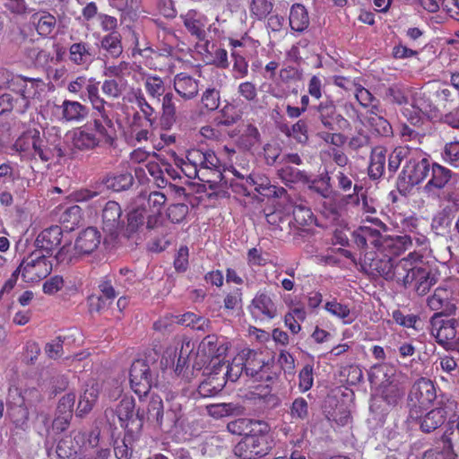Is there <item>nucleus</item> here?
I'll list each match as a JSON object with an SVG mask.
<instances>
[{
  "label": "nucleus",
  "mask_w": 459,
  "mask_h": 459,
  "mask_svg": "<svg viewBox=\"0 0 459 459\" xmlns=\"http://www.w3.org/2000/svg\"><path fill=\"white\" fill-rule=\"evenodd\" d=\"M420 226V221L416 218H410L403 221V231L408 230L410 234L403 235V251L415 246L419 250L410 252L408 256L403 259V269L407 271L403 277V285L411 287L419 295L426 294L430 287L435 283L433 278L429 276V272L419 265L423 257L422 251L427 249V238L416 231Z\"/></svg>",
  "instance_id": "nucleus-1"
},
{
  "label": "nucleus",
  "mask_w": 459,
  "mask_h": 459,
  "mask_svg": "<svg viewBox=\"0 0 459 459\" xmlns=\"http://www.w3.org/2000/svg\"><path fill=\"white\" fill-rule=\"evenodd\" d=\"M273 447V438L269 425L262 420L254 422L248 434L235 446L234 454L241 459H260Z\"/></svg>",
  "instance_id": "nucleus-2"
},
{
  "label": "nucleus",
  "mask_w": 459,
  "mask_h": 459,
  "mask_svg": "<svg viewBox=\"0 0 459 459\" xmlns=\"http://www.w3.org/2000/svg\"><path fill=\"white\" fill-rule=\"evenodd\" d=\"M129 383L133 392L143 402L152 387L159 384V365L157 359L149 355L133 361L129 370Z\"/></svg>",
  "instance_id": "nucleus-3"
},
{
  "label": "nucleus",
  "mask_w": 459,
  "mask_h": 459,
  "mask_svg": "<svg viewBox=\"0 0 459 459\" xmlns=\"http://www.w3.org/2000/svg\"><path fill=\"white\" fill-rule=\"evenodd\" d=\"M436 398V387L431 380L421 377L415 381L407 398L408 420L421 419L422 413L430 408Z\"/></svg>",
  "instance_id": "nucleus-4"
},
{
  "label": "nucleus",
  "mask_w": 459,
  "mask_h": 459,
  "mask_svg": "<svg viewBox=\"0 0 459 459\" xmlns=\"http://www.w3.org/2000/svg\"><path fill=\"white\" fill-rule=\"evenodd\" d=\"M240 355L246 375L255 381L273 383L278 378L273 361H264L261 352L247 349L243 350Z\"/></svg>",
  "instance_id": "nucleus-5"
},
{
  "label": "nucleus",
  "mask_w": 459,
  "mask_h": 459,
  "mask_svg": "<svg viewBox=\"0 0 459 459\" xmlns=\"http://www.w3.org/2000/svg\"><path fill=\"white\" fill-rule=\"evenodd\" d=\"M406 165L403 169V176L407 178L411 186L420 183L429 171V162L423 152L418 149L410 151L406 154Z\"/></svg>",
  "instance_id": "nucleus-6"
},
{
  "label": "nucleus",
  "mask_w": 459,
  "mask_h": 459,
  "mask_svg": "<svg viewBox=\"0 0 459 459\" xmlns=\"http://www.w3.org/2000/svg\"><path fill=\"white\" fill-rule=\"evenodd\" d=\"M24 274L25 281H39L46 278L52 272V264L45 254L38 251L31 252L27 257H24Z\"/></svg>",
  "instance_id": "nucleus-7"
},
{
  "label": "nucleus",
  "mask_w": 459,
  "mask_h": 459,
  "mask_svg": "<svg viewBox=\"0 0 459 459\" xmlns=\"http://www.w3.org/2000/svg\"><path fill=\"white\" fill-rule=\"evenodd\" d=\"M318 113V118L325 128L330 131L345 130L350 128L349 121L337 113L333 100L326 99L314 108Z\"/></svg>",
  "instance_id": "nucleus-8"
},
{
  "label": "nucleus",
  "mask_w": 459,
  "mask_h": 459,
  "mask_svg": "<svg viewBox=\"0 0 459 459\" xmlns=\"http://www.w3.org/2000/svg\"><path fill=\"white\" fill-rule=\"evenodd\" d=\"M219 168L220 160L215 153L212 151H206L202 160V165L194 171V176L188 175V177L198 178L200 181L206 183L217 184L224 182V184H227V180Z\"/></svg>",
  "instance_id": "nucleus-9"
},
{
  "label": "nucleus",
  "mask_w": 459,
  "mask_h": 459,
  "mask_svg": "<svg viewBox=\"0 0 459 459\" xmlns=\"http://www.w3.org/2000/svg\"><path fill=\"white\" fill-rule=\"evenodd\" d=\"M428 45L424 25H408L404 30L403 58L417 56Z\"/></svg>",
  "instance_id": "nucleus-10"
},
{
  "label": "nucleus",
  "mask_w": 459,
  "mask_h": 459,
  "mask_svg": "<svg viewBox=\"0 0 459 459\" xmlns=\"http://www.w3.org/2000/svg\"><path fill=\"white\" fill-rule=\"evenodd\" d=\"M429 107L420 91L409 90L403 92V117L411 125H420L421 115L428 112Z\"/></svg>",
  "instance_id": "nucleus-11"
},
{
  "label": "nucleus",
  "mask_w": 459,
  "mask_h": 459,
  "mask_svg": "<svg viewBox=\"0 0 459 459\" xmlns=\"http://www.w3.org/2000/svg\"><path fill=\"white\" fill-rule=\"evenodd\" d=\"M63 238L62 228L54 225L43 230L35 239L36 250L47 256L51 255L54 249L61 244Z\"/></svg>",
  "instance_id": "nucleus-12"
},
{
  "label": "nucleus",
  "mask_w": 459,
  "mask_h": 459,
  "mask_svg": "<svg viewBox=\"0 0 459 459\" xmlns=\"http://www.w3.org/2000/svg\"><path fill=\"white\" fill-rule=\"evenodd\" d=\"M431 334L440 344H447L455 338L456 321L455 319H443L439 314H435L430 321Z\"/></svg>",
  "instance_id": "nucleus-13"
},
{
  "label": "nucleus",
  "mask_w": 459,
  "mask_h": 459,
  "mask_svg": "<svg viewBox=\"0 0 459 459\" xmlns=\"http://www.w3.org/2000/svg\"><path fill=\"white\" fill-rule=\"evenodd\" d=\"M122 209L118 203L108 201L102 211L103 230L111 237H117L120 232L123 221Z\"/></svg>",
  "instance_id": "nucleus-14"
},
{
  "label": "nucleus",
  "mask_w": 459,
  "mask_h": 459,
  "mask_svg": "<svg viewBox=\"0 0 459 459\" xmlns=\"http://www.w3.org/2000/svg\"><path fill=\"white\" fill-rule=\"evenodd\" d=\"M7 415L16 427H22L28 420V410L24 405L23 397L17 389L9 392Z\"/></svg>",
  "instance_id": "nucleus-15"
},
{
  "label": "nucleus",
  "mask_w": 459,
  "mask_h": 459,
  "mask_svg": "<svg viewBox=\"0 0 459 459\" xmlns=\"http://www.w3.org/2000/svg\"><path fill=\"white\" fill-rule=\"evenodd\" d=\"M146 219V208L137 206L130 210L126 214V223L122 222L120 232L127 238L144 230Z\"/></svg>",
  "instance_id": "nucleus-16"
},
{
  "label": "nucleus",
  "mask_w": 459,
  "mask_h": 459,
  "mask_svg": "<svg viewBox=\"0 0 459 459\" xmlns=\"http://www.w3.org/2000/svg\"><path fill=\"white\" fill-rule=\"evenodd\" d=\"M95 58L94 49L88 42L79 41L69 46L68 60L77 66L86 67Z\"/></svg>",
  "instance_id": "nucleus-17"
},
{
  "label": "nucleus",
  "mask_w": 459,
  "mask_h": 459,
  "mask_svg": "<svg viewBox=\"0 0 459 459\" xmlns=\"http://www.w3.org/2000/svg\"><path fill=\"white\" fill-rule=\"evenodd\" d=\"M101 234L94 227H88L82 230L75 239V248L82 255H91L100 246Z\"/></svg>",
  "instance_id": "nucleus-18"
},
{
  "label": "nucleus",
  "mask_w": 459,
  "mask_h": 459,
  "mask_svg": "<svg viewBox=\"0 0 459 459\" xmlns=\"http://www.w3.org/2000/svg\"><path fill=\"white\" fill-rule=\"evenodd\" d=\"M40 82V79L16 75L13 77L11 85H9V89L15 92L17 96L33 100L39 93L38 88Z\"/></svg>",
  "instance_id": "nucleus-19"
},
{
  "label": "nucleus",
  "mask_w": 459,
  "mask_h": 459,
  "mask_svg": "<svg viewBox=\"0 0 459 459\" xmlns=\"http://www.w3.org/2000/svg\"><path fill=\"white\" fill-rule=\"evenodd\" d=\"M30 23L43 38L50 36L56 29V19L48 11H39L30 16Z\"/></svg>",
  "instance_id": "nucleus-20"
},
{
  "label": "nucleus",
  "mask_w": 459,
  "mask_h": 459,
  "mask_svg": "<svg viewBox=\"0 0 459 459\" xmlns=\"http://www.w3.org/2000/svg\"><path fill=\"white\" fill-rule=\"evenodd\" d=\"M451 292L446 288H437L433 295L428 298L429 307L434 311H439L441 316L443 314H450L455 310V306L450 303Z\"/></svg>",
  "instance_id": "nucleus-21"
},
{
  "label": "nucleus",
  "mask_w": 459,
  "mask_h": 459,
  "mask_svg": "<svg viewBox=\"0 0 459 459\" xmlns=\"http://www.w3.org/2000/svg\"><path fill=\"white\" fill-rule=\"evenodd\" d=\"M60 108L62 119L65 122L81 123L89 115V108L79 101L65 100Z\"/></svg>",
  "instance_id": "nucleus-22"
},
{
  "label": "nucleus",
  "mask_w": 459,
  "mask_h": 459,
  "mask_svg": "<svg viewBox=\"0 0 459 459\" xmlns=\"http://www.w3.org/2000/svg\"><path fill=\"white\" fill-rule=\"evenodd\" d=\"M446 411L442 407H437L422 413L421 419L414 420L419 422L421 431L430 433L439 428L446 420Z\"/></svg>",
  "instance_id": "nucleus-23"
},
{
  "label": "nucleus",
  "mask_w": 459,
  "mask_h": 459,
  "mask_svg": "<svg viewBox=\"0 0 459 459\" xmlns=\"http://www.w3.org/2000/svg\"><path fill=\"white\" fill-rule=\"evenodd\" d=\"M174 89L182 98L191 100L198 93V82L190 75L180 73L174 78Z\"/></svg>",
  "instance_id": "nucleus-24"
},
{
  "label": "nucleus",
  "mask_w": 459,
  "mask_h": 459,
  "mask_svg": "<svg viewBox=\"0 0 459 459\" xmlns=\"http://www.w3.org/2000/svg\"><path fill=\"white\" fill-rule=\"evenodd\" d=\"M99 394L100 385L98 383L92 382L91 384H87L82 394L80 397L76 415L82 417L83 415L89 413L97 402Z\"/></svg>",
  "instance_id": "nucleus-25"
},
{
  "label": "nucleus",
  "mask_w": 459,
  "mask_h": 459,
  "mask_svg": "<svg viewBox=\"0 0 459 459\" xmlns=\"http://www.w3.org/2000/svg\"><path fill=\"white\" fill-rule=\"evenodd\" d=\"M72 142L75 149L90 151L97 147L100 140L95 133L91 131V128L81 127L74 132Z\"/></svg>",
  "instance_id": "nucleus-26"
},
{
  "label": "nucleus",
  "mask_w": 459,
  "mask_h": 459,
  "mask_svg": "<svg viewBox=\"0 0 459 459\" xmlns=\"http://www.w3.org/2000/svg\"><path fill=\"white\" fill-rule=\"evenodd\" d=\"M134 182V178L130 172H123L119 174L109 173L101 179V183L108 189L115 192H121L129 189Z\"/></svg>",
  "instance_id": "nucleus-27"
},
{
  "label": "nucleus",
  "mask_w": 459,
  "mask_h": 459,
  "mask_svg": "<svg viewBox=\"0 0 459 459\" xmlns=\"http://www.w3.org/2000/svg\"><path fill=\"white\" fill-rule=\"evenodd\" d=\"M100 49L104 51L103 56L107 58H118L124 51L122 37L117 31H111L102 37Z\"/></svg>",
  "instance_id": "nucleus-28"
},
{
  "label": "nucleus",
  "mask_w": 459,
  "mask_h": 459,
  "mask_svg": "<svg viewBox=\"0 0 459 459\" xmlns=\"http://www.w3.org/2000/svg\"><path fill=\"white\" fill-rule=\"evenodd\" d=\"M167 404L168 407L162 413V422L160 429L169 431L177 426L183 413L181 403L177 398L167 400Z\"/></svg>",
  "instance_id": "nucleus-29"
},
{
  "label": "nucleus",
  "mask_w": 459,
  "mask_h": 459,
  "mask_svg": "<svg viewBox=\"0 0 459 459\" xmlns=\"http://www.w3.org/2000/svg\"><path fill=\"white\" fill-rule=\"evenodd\" d=\"M252 314L254 316L263 315L272 319L276 316V307L271 297L264 293L259 292L252 301Z\"/></svg>",
  "instance_id": "nucleus-30"
},
{
  "label": "nucleus",
  "mask_w": 459,
  "mask_h": 459,
  "mask_svg": "<svg viewBox=\"0 0 459 459\" xmlns=\"http://www.w3.org/2000/svg\"><path fill=\"white\" fill-rule=\"evenodd\" d=\"M177 119L175 96L172 92H167L162 99V114L160 119V126L164 130H169Z\"/></svg>",
  "instance_id": "nucleus-31"
},
{
  "label": "nucleus",
  "mask_w": 459,
  "mask_h": 459,
  "mask_svg": "<svg viewBox=\"0 0 459 459\" xmlns=\"http://www.w3.org/2000/svg\"><path fill=\"white\" fill-rule=\"evenodd\" d=\"M207 412L215 419L229 416H238L244 413L245 408L237 403H213L206 406Z\"/></svg>",
  "instance_id": "nucleus-32"
},
{
  "label": "nucleus",
  "mask_w": 459,
  "mask_h": 459,
  "mask_svg": "<svg viewBox=\"0 0 459 459\" xmlns=\"http://www.w3.org/2000/svg\"><path fill=\"white\" fill-rule=\"evenodd\" d=\"M144 420V408H138L137 410L133 409L131 413H127V418L123 419V421H119V423L129 435H141Z\"/></svg>",
  "instance_id": "nucleus-33"
},
{
  "label": "nucleus",
  "mask_w": 459,
  "mask_h": 459,
  "mask_svg": "<svg viewBox=\"0 0 459 459\" xmlns=\"http://www.w3.org/2000/svg\"><path fill=\"white\" fill-rule=\"evenodd\" d=\"M184 25L187 30L198 40H204L205 39V20L204 18L195 11H189L184 19Z\"/></svg>",
  "instance_id": "nucleus-34"
},
{
  "label": "nucleus",
  "mask_w": 459,
  "mask_h": 459,
  "mask_svg": "<svg viewBox=\"0 0 459 459\" xmlns=\"http://www.w3.org/2000/svg\"><path fill=\"white\" fill-rule=\"evenodd\" d=\"M290 25L293 30L302 32L309 25L308 13L301 4H294L290 8Z\"/></svg>",
  "instance_id": "nucleus-35"
},
{
  "label": "nucleus",
  "mask_w": 459,
  "mask_h": 459,
  "mask_svg": "<svg viewBox=\"0 0 459 459\" xmlns=\"http://www.w3.org/2000/svg\"><path fill=\"white\" fill-rule=\"evenodd\" d=\"M212 368H213L212 371L215 374H219L221 369L222 368H226V372H225L226 379H227V381H231V382H236L240 377V376L243 374V372H245V367H244L243 359H242L240 354H239L238 358H235L233 359L231 364H229V363L226 364L225 362L221 363V361L219 360L218 363L214 362Z\"/></svg>",
  "instance_id": "nucleus-36"
},
{
  "label": "nucleus",
  "mask_w": 459,
  "mask_h": 459,
  "mask_svg": "<svg viewBox=\"0 0 459 459\" xmlns=\"http://www.w3.org/2000/svg\"><path fill=\"white\" fill-rule=\"evenodd\" d=\"M450 178V169L435 163L432 166L431 178L425 186V188L429 192L434 189L439 190L448 183Z\"/></svg>",
  "instance_id": "nucleus-37"
},
{
  "label": "nucleus",
  "mask_w": 459,
  "mask_h": 459,
  "mask_svg": "<svg viewBox=\"0 0 459 459\" xmlns=\"http://www.w3.org/2000/svg\"><path fill=\"white\" fill-rule=\"evenodd\" d=\"M145 411V420L160 428L162 422L164 405L159 395H152Z\"/></svg>",
  "instance_id": "nucleus-38"
},
{
  "label": "nucleus",
  "mask_w": 459,
  "mask_h": 459,
  "mask_svg": "<svg viewBox=\"0 0 459 459\" xmlns=\"http://www.w3.org/2000/svg\"><path fill=\"white\" fill-rule=\"evenodd\" d=\"M385 151L382 147H376L371 152L368 176L373 179L379 178L385 170Z\"/></svg>",
  "instance_id": "nucleus-39"
},
{
  "label": "nucleus",
  "mask_w": 459,
  "mask_h": 459,
  "mask_svg": "<svg viewBox=\"0 0 459 459\" xmlns=\"http://www.w3.org/2000/svg\"><path fill=\"white\" fill-rule=\"evenodd\" d=\"M74 440L78 446L85 448H98L102 445V441L100 440V429L98 427L94 428L90 432L78 431L74 435Z\"/></svg>",
  "instance_id": "nucleus-40"
},
{
  "label": "nucleus",
  "mask_w": 459,
  "mask_h": 459,
  "mask_svg": "<svg viewBox=\"0 0 459 459\" xmlns=\"http://www.w3.org/2000/svg\"><path fill=\"white\" fill-rule=\"evenodd\" d=\"M140 435H129L126 432L124 438L116 440L114 443V453L117 459H130L133 455V443L138 439Z\"/></svg>",
  "instance_id": "nucleus-41"
},
{
  "label": "nucleus",
  "mask_w": 459,
  "mask_h": 459,
  "mask_svg": "<svg viewBox=\"0 0 459 459\" xmlns=\"http://www.w3.org/2000/svg\"><path fill=\"white\" fill-rule=\"evenodd\" d=\"M278 175L285 182L288 183H308L310 177L304 170H300L290 165H284L278 170Z\"/></svg>",
  "instance_id": "nucleus-42"
},
{
  "label": "nucleus",
  "mask_w": 459,
  "mask_h": 459,
  "mask_svg": "<svg viewBox=\"0 0 459 459\" xmlns=\"http://www.w3.org/2000/svg\"><path fill=\"white\" fill-rule=\"evenodd\" d=\"M82 256V254L75 248V244H65L56 254L54 259L59 264H71L76 263L79 258Z\"/></svg>",
  "instance_id": "nucleus-43"
},
{
  "label": "nucleus",
  "mask_w": 459,
  "mask_h": 459,
  "mask_svg": "<svg viewBox=\"0 0 459 459\" xmlns=\"http://www.w3.org/2000/svg\"><path fill=\"white\" fill-rule=\"evenodd\" d=\"M393 369L387 365H377L371 368L368 379L373 385L392 384Z\"/></svg>",
  "instance_id": "nucleus-44"
},
{
  "label": "nucleus",
  "mask_w": 459,
  "mask_h": 459,
  "mask_svg": "<svg viewBox=\"0 0 459 459\" xmlns=\"http://www.w3.org/2000/svg\"><path fill=\"white\" fill-rule=\"evenodd\" d=\"M133 409H135V402L133 397L125 396L123 397L115 409H107L105 411L106 417L109 414L117 415L119 421H123V419L127 418V413H131Z\"/></svg>",
  "instance_id": "nucleus-45"
},
{
  "label": "nucleus",
  "mask_w": 459,
  "mask_h": 459,
  "mask_svg": "<svg viewBox=\"0 0 459 459\" xmlns=\"http://www.w3.org/2000/svg\"><path fill=\"white\" fill-rule=\"evenodd\" d=\"M281 131L287 136H292L300 143H306L308 140L307 126L302 119L299 120L291 127H289L288 126H282Z\"/></svg>",
  "instance_id": "nucleus-46"
},
{
  "label": "nucleus",
  "mask_w": 459,
  "mask_h": 459,
  "mask_svg": "<svg viewBox=\"0 0 459 459\" xmlns=\"http://www.w3.org/2000/svg\"><path fill=\"white\" fill-rule=\"evenodd\" d=\"M135 101L140 110L143 114L146 121L151 127H153L157 123V113L152 105L146 100L143 94L139 91L135 94Z\"/></svg>",
  "instance_id": "nucleus-47"
},
{
  "label": "nucleus",
  "mask_w": 459,
  "mask_h": 459,
  "mask_svg": "<svg viewBox=\"0 0 459 459\" xmlns=\"http://www.w3.org/2000/svg\"><path fill=\"white\" fill-rule=\"evenodd\" d=\"M273 4L271 0H251L249 11L258 20H263L271 13Z\"/></svg>",
  "instance_id": "nucleus-48"
},
{
  "label": "nucleus",
  "mask_w": 459,
  "mask_h": 459,
  "mask_svg": "<svg viewBox=\"0 0 459 459\" xmlns=\"http://www.w3.org/2000/svg\"><path fill=\"white\" fill-rule=\"evenodd\" d=\"M457 97V93L447 88H441L437 90L434 94V102H435V108L438 109L440 108H448V105L455 100Z\"/></svg>",
  "instance_id": "nucleus-49"
},
{
  "label": "nucleus",
  "mask_w": 459,
  "mask_h": 459,
  "mask_svg": "<svg viewBox=\"0 0 459 459\" xmlns=\"http://www.w3.org/2000/svg\"><path fill=\"white\" fill-rule=\"evenodd\" d=\"M325 308L332 315L344 320L346 324H350L354 320V318L351 316V309L348 306L339 303L336 300L326 302Z\"/></svg>",
  "instance_id": "nucleus-50"
},
{
  "label": "nucleus",
  "mask_w": 459,
  "mask_h": 459,
  "mask_svg": "<svg viewBox=\"0 0 459 459\" xmlns=\"http://www.w3.org/2000/svg\"><path fill=\"white\" fill-rule=\"evenodd\" d=\"M330 177L327 172L321 174L318 178L311 179L308 183V188L316 192L320 195L326 197L330 194Z\"/></svg>",
  "instance_id": "nucleus-51"
},
{
  "label": "nucleus",
  "mask_w": 459,
  "mask_h": 459,
  "mask_svg": "<svg viewBox=\"0 0 459 459\" xmlns=\"http://www.w3.org/2000/svg\"><path fill=\"white\" fill-rule=\"evenodd\" d=\"M218 338L216 335H207L201 342L202 350L211 357H214L216 359L221 356L226 348L223 345L217 347Z\"/></svg>",
  "instance_id": "nucleus-52"
},
{
  "label": "nucleus",
  "mask_w": 459,
  "mask_h": 459,
  "mask_svg": "<svg viewBox=\"0 0 459 459\" xmlns=\"http://www.w3.org/2000/svg\"><path fill=\"white\" fill-rule=\"evenodd\" d=\"M458 455L454 448L435 446L425 451L422 459H457Z\"/></svg>",
  "instance_id": "nucleus-53"
},
{
  "label": "nucleus",
  "mask_w": 459,
  "mask_h": 459,
  "mask_svg": "<svg viewBox=\"0 0 459 459\" xmlns=\"http://www.w3.org/2000/svg\"><path fill=\"white\" fill-rule=\"evenodd\" d=\"M92 105L93 109L97 112V116L99 118L102 119L104 124L108 126V128L114 127L113 120L110 117V113L112 112L113 104L108 103L104 100H101L98 102H95Z\"/></svg>",
  "instance_id": "nucleus-54"
},
{
  "label": "nucleus",
  "mask_w": 459,
  "mask_h": 459,
  "mask_svg": "<svg viewBox=\"0 0 459 459\" xmlns=\"http://www.w3.org/2000/svg\"><path fill=\"white\" fill-rule=\"evenodd\" d=\"M398 257H388L386 260H381L376 269L385 279L394 280L396 277Z\"/></svg>",
  "instance_id": "nucleus-55"
},
{
  "label": "nucleus",
  "mask_w": 459,
  "mask_h": 459,
  "mask_svg": "<svg viewBox=\"0 0 459 459\" xmlns=\"http://www.w3.org/2000/svg\"><path fill=\"white\" fill-rule=\"evenodd\" d=\"M442 158L449 165L459 168V141L446 143L442 152Z\"/></svg>",
  "instance_id": "nucleus-56"
},
{
  "label": "nucleus",
  "mask_w": 459,
  "mask_h": 459,
  "mask_svg": "<svg viewBox=\"0 0 459 459\" xmlns=\"http://www.w3.org/2000/svg\"><path fill=\"white\" fill-rule=\"evenodd\" d=\"M368 124L378 134L387 136L392 133L390 123L383 117L375 114L368 117Z\"/></svg>",
  "instance_id": "nucleus-57"
},
{
  "label": "nucleus",
  "mask_w": 459,
  "mask_h": 459,
  "mask_svg": "<svg viewBox=\"0 0 459 459\" xmlns=\"http://www.w3.org/2000/svg\"><path fill=\"white\" fill-rule=\"evenodd\" d=\"M144 87L147 93L158 101L165 92L164 82L160 77H148L144 82Z\"/></svg>",
  "instance_id": "nucleus-58"
},
{
  "label": "nucleus",
  "mask_w": 459,
  "mask_h": 459,
  "mask_svg": "<svg viewBox=\"0 0 459 459\" xmlns=\"http://www.w3.org/2000/svg\"><path fill=\"white\" fill-rule=\"evenodd\" d=\"M292 213L293 219L299 226L311 225L315 221L311 210L304 205H296Z\"/></svg>",
  "instance_id": "nucleus-59"
},
{
  "label": "nucleus",
  "mask_w": 459,
  "mask_h": 459,
  "mask_svg": "<svg viewBox=\"0 0 459 459\" xmlns=\"http://www.w3.org/2000/svg\"><path fill=\"white\" fill-rule=\"evenodd\" d=\"M32 149L43 161H48L53 159V151L45 146L44 141L39 137V131H35L32 136Z\"/></svg>",
  "instance_id": "nucleus-60"
},
{
  "label": "nucleus",
  "mask_w": 459,
  "mask_h": 459,
  "mask_svg": "<svg viewBox=\"0 0 459 459\" xmlns=\"http://www.w3.org/2000/svg\"><path fill=\"white\" fill-rule=\"evenodd\" d=\"M189 212V208L183 203L174 204L169 206L167 216L173 223L181 222Z\"/></svg>",
  "instance_id": "nucleus-61"
},
{
  "label": "nucleus",
  "mask_w": 459,
  "mask_h": 459,
  "mask_svg": "<svg viewBox=\"0 0 459 459\" xmlns=\"http://www.w3.org/2000/svg\"><path fill=\"white\" fill-rule=\"evenodd\" d=\"M220 92L214 88H208L202 96L204 108L209 111L217 109L220 106Z\"/></svg>",
  "instance_id": "nucleus-62"
},
{
  "label": "nucleus",
  "mask_w": 459,
  "mask_h": 459,
  "mask_svg": "<svg viewBox=\"0 0 459 459\" xmlns=\"http://www.w3.org/2000/svg\"><path fill=\"white\" fill-rule=\"evenodd\" d=\"M98 288L101 296L108 299L109 302H113L114 299L121 293L119 290L116 289L109 277L102 278L99 282Z\"/></svg>",
  "instance_id": "nucleus-63"
},
{
  "label": "nucleus",
  "mask_w": 459,
  "mask_h": 459,
  "mask_svg": "<svg viewBox=\"0 0 459 459\" xmlns=\"http://www.w3.org/2000/svg\"><path fill=\"white\" fill-rule=\"evenodd\" d=\"M255 420L245 419V418H239L238 420H232L228 423L227 429L234 434V435H246L247 434L246 431L252 427H254V422Z\"/></svg>",
  "instance_id": "nucleus-64"
}]
</instances>
